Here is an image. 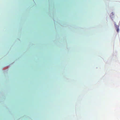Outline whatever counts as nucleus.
Here are the masks:
<instances>
[{
    "label": "nucleus",
    "mask_w": 120,
    "mask_h": 120,
    "mask_svg": "<svg viewBox=\"0 0 120 120\" xmlns=\"http://www.w3.org/2000/svg\"><path fill=\"white\" fill-rule=\"evenodd\" d=\"M115 25L116 28V31L118 33L119 31V26H118L116 25V24H115Z\"/></svg>",
    "instance_id": "obj_1"
}]
</instances>
